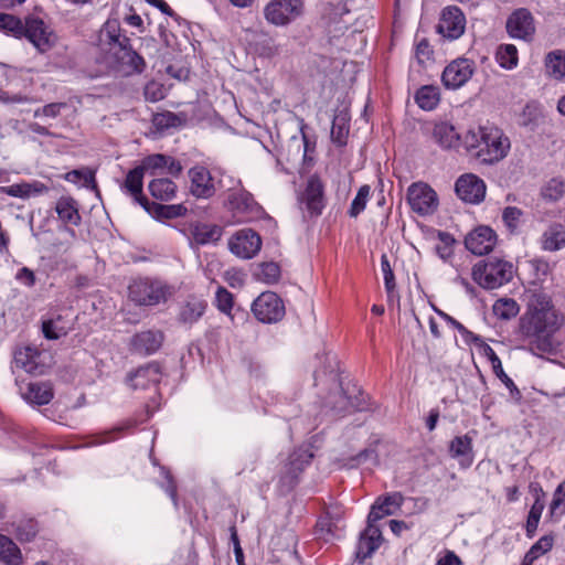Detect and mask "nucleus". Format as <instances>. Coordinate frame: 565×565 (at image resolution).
<instances>
[{
    "instance_id": "46",
    "label": "nucleus",
    "mask_w": 565,
    "mask_h": 565,
    "mask_svg": "<svg viewBox=\"0 0 565 565\" xmlns=\"http://www.w3.org/2000/svg\"><path fill=\"white\" fill-rule=\"evenodd\" d=\"M255 276L258 280L271 285L278 281L280 277V268L278 264L269 262L259 265Z\"/></svg>"
},
{
    "instance_id": "9",
    "label": "nucleus",
    "mask_w": 565,
    "mask_h": 565,
    "mask_svg": "<svg viewBox=\"0 0 565 565\" xmlns=\"http://www.w3.org/2000/svg\"><path fill=\"white\" fill-rule=\"evenodd\" d=\"M230 250L242 259H250L258 254L262 238L250 228L237 231L228 241Z\"/></svg>"
},
{
    "instance_id": "23",
    "label": "nucleus",
    "mask_w": 565,
    "mask_h": 565,
    "mask_svg": "<svg viewBox=\"0 0 565 565\" xmlns=\"http://www.w3.org/2000/svg\"><path fill=\"white\" fill-rule=\"evenodd\" d=\"M14 365L30 374L40 375L44 373L41 353L32 347L20 348L14 352Z\"/></svg>"
},
{
    "instance_id": "53",
    "label": "nucleus",
    "mask_w": 565,
    "mask_h": 565,
    "mask_svg": "<svg viewBox=\"0 0 565 565\" xmlns=\"http://www.w3.org/2000/svg\"><path fill=\"white\" fill-rule=\"evenodd\" d=\"M257 50L260 56L273 58L280 53V46L273 38H266L257 43Z\"/></svg>"
},
{
    "instance_id": "7",
    "label": "nucleus",
    "mask_w": 565,
    "mask_h": 565,
    "mask_svg": "<svg viewBox=\"0 0 565 565\" xmlns=\"http://www.w3.org/2000/svg\"><path fill=\"white\" fill-rule=\"evenodd\" d=\"M252 311L258 321L274 323L285 316V306L275 292L266 291L254 300Z\"/></svg>"
},
{
    "instance_id": "28",
    "label": "nucleus",
    "mask_w": 565,
    "mask_h": 565,
    "mask_svg": "<svg viewBox=\"0 0 565 565\" xmlns=\"http://www.w3.org/2000/svg\"><path fill=\"white\" fill-rule=\"evenodd\" d=\"M55 211L61 221L72 225H79L81 215L77 202L71 196H62L57 200Z\"/></svg>"
},
{
    "instance_id": "52",
    "label": "nucleus",
    "mask_w": 565,
    "mask_h": 565,
    "mask_svg": "<svg viewBox=\"0 0 565 565\" xmlns=\"http://www.w3.org/2000/svg\"><path fill=\"white\" fill-rule=\"evenodd\" d=\"M348 132H349V128L347 127L344 119L335 117L333 119L332 127H331L332 141L339 146L344 145Z\"/></svg>"
},
{
    "instance_id": "13",
    "label": "nucleus",
    "mask_w": 565,
    "mask_h": 565,
    "mask_svg": "<svg viewBox=\"0 0 565 565\" xmlns=\"http://www.w3.org/2000/svg\"><path fill=\"white\" fill-rule=\"evenodd\" d=\"M466 29V18L457 7H447L443 10L437 31L449 40L459 39Z\"/></svg>"
},
{
    "instance_id": "30",
    "label": "nucleus",
    "mask_w": 565,
    "mask_h": 565,
    "mask_svg": "<svg viewBox=\"0 0 565 565\" xmlns=\"http://www.w3.org/2000/svg\"><path fill=\"white\" fill-rule=\"evenodd\" d=\"M545 73L557 81L565 78V51L555 50L546 54Z\"/></svg>"
},
{
    "instance_id": "34",
    "label": "nucleus",
    "mask_w": 565,
    "mask_h": 565,
    "mask_svg": "<svg viewBox=\"0 0 565 565\" xmlns=\"http://www.w3.org/2000/svg\"><path fill=\"white\" fill-rule=\"evenodd\" d=\"M151 195L160 201H170L175 196L177 185L170 179H156L149 183Z\"/></svg>"
},
{
    "instance_id": "38",
    "label": "nucleus",
    "mask_w": 565,
    "mask_h": 565,
    "mask_svg": "<svg viewBox=\"0 0 565 565\" xmlns=\"http://www.w3.org/2000/svg\"><path fill=\"white\" fill-rule=\"evenodd\" d=\"M492 310L498 318L510 320L519 313L520 307L514 299L501 298L494 302Z\"/></svg>"
},
{
    "instance_id": "6",
    "label": "nucleus",
    "mask_w": 565,
    "mask_h": 565,
    "mask_svg": "<svg viewBox=\"0 0 565 565\" xmlns=\"http://www.w3.org/2000/svg\"><path fill=\"white\" fill-rule=\"evenodd\" d=\"M303 11L302 0H270L264 8L265 20L275 26H286Z\"/></svg>"
},
{
    "instance_id": "1",
    "label": "nucleus",
    "mask_w": 565,
    "mask_h": 565,
    "mask_svg": "<svg viewBox=\"0 0 565 565\" xmlns=\"http://www.w3.org/2000/svg\"><path fill=\"white\" fill-rule=\"evenodd\" d=\"M564 323V317L553 307L545 294H534L527 311L520 319L521 333L531 340L540 341L554 334Z\"/></svg>"
},
{
    "instance_id": "57",
    "label": "nucleus",
    "mask_w": 565,
    "mask_h": 565,
    "mask_svg": "<svg viewBox=\"0 0 565 565\" xmlns=\"http://www.w3.org/2000/svg\"><path fill=\"white\" fill-rule=\"evenodd\" d=\"M493 373L502 381V383L509 388L511 397L514 401H520L521 392L515 386L514 382L505 374L502 367V363H500L499 369H492Z\"/></svg>"
},
{
    "instance_id": "33",
    "label": "nucleus",
    "mask_w": 565,
    "mask_h": 565,
    "mask_svg": "<svg viewBox=\"0 0 565 565\" xmlns=\"http://www.w3.org/2000/svg\"><path fill=\"white\" fill-rule=\"evenodd\" d=\"M0 561L7 565L22 564L20 548L11 539L2 534H0Z\"/></svg>"
},
{
    "instance_id": "55",
    "label": "nucleus",
    "mask_w": 565,
    "mask_h": 565,
    "mask_svg": "<svg viewBox=\"0 0 565 565\" xmlns=\"http://www.w3.org/2000/svg\"><path fill=\"white\" fill-rule=\"evenodd\" d=\"M217 308L224 312L230 313L233 308V296L224 287H218L215 295Z\"/></svg>"
},
{
    "instance_id": "14",
    "label": "nucleus",
    "mask_w": 565,
    "mask_h": 565,
    "mask_svg": "<svg viewBox=\"0 0 565 565\" xmlns=\"http://www.w3.org/2000/svg\"><path fill=\"white\" fill-rule=\"evenodd\" d=\"M495 244V232L486 225L476 227L465 238L466 248L472 254L479 256L490 253Z\"/></svg>"
},
{
    "instance_id": "24",
    "label": "nucleus",
    "mask_w": 565,
    "mask_h": 565,
    "mask_svg": "<svg viewBox=\"0 0 565 565\" xmlns=\"http://www.w3.org/2000/svg\"><path fill=\"white\" fill-rule=\"evenodd\" d=\"M402 502L403 497L399 493H392L384 498H379L371 507L367 523L374 524L384 516L394 514L401 508Z\"/></svg>"
},
{
    "instance_id": "43",
    "label": "nucleus",
    "mask_w": 565,
    "mask_h": 565,
    "mask_svg": "<svg viewBox=\"0 0 565 565\" xmlns=\"http://www.w3.org/2000/svg\"><path fill=\"white\" fill-rule=\"evenodd\" d=\"M327 405L334 411L337 414H342L352 409H362L360 405L355 404L350 397H348L343 391H338L333 398L327 401Z\"/></svg>"
},
{
    "instance_id": "27",
    "label": "nucleus",
    "mask_w": 565,
    "mask_h": 565,
    "mask_svg": "<svg viewBox=\"0 0 565 565\" xmlns=\"http://www.w3.org/2000/svg\"><path fill=\"white\" fill-rule=\"evenodd\" d=\"M433 137L435 141L445 149L457 147L460 140V136L455 127L444 121L434 126Z\"/></svg>"
},
{
    "instance_id": "20",
    "label": "nucleus",
    "mask_w": 565,
    "mask_h": 565,
    "mask_svg": "<svg viewBox=\"0 0 565 565\" xmlns=\"http://www.w3.org/2000/svg\"><path fill=\"white\" fill-rule=\"evenodd\" d=\"M313 455L308 449H297L288 458L285 465L281 481L288 487L292 488L297 481L298 476L303 471L305 467L310 463Z\"/></svg>"
},
{
    "instance_id": "49",
    "label": "nucleus",
    "mask_w": 565,
    "mask_h": 565,
    "mask_svg": "<svg viewBox=\"0 0 565 565\" xmlns=\"http://www.w3.org/2000/svg\"><path fill=\"white\" fill-rule=\"evenodd\" d=\"M65 180L68 182L84 181V185L87 188L96 189L95 172L88 168L76 169L65 174Z\"/></svg>"
},
{
    "instance_id": "26",
    "label": "nucleus",
    "mask_w": 565,
    "mask_h": 565,
    "mask_svg": "<svg viewBox=\"0 0 565 565\" xmlns=\"http://www.w3.org/2000/svg\"><path fill=\"white\" fill-rule=\"evenodd\" d=\"M142 164L146 170H150L152 173L158 169H166L168 173L177 177L182 171V166L179 161L161 153L148 156L143 159Z\"/></svg>"
},
{
    "instance_id": "2",
    "label": "nucleus",
    "mask_w": 565,
    "mask_h": 565,
    "mask_svg": "<svg viewBox=\"0 0 565 565\" xmlns=\"http://www.w3.org/2000/svg\"><path fill=\"white\" fill-rule=\"evenodd\" d=\"M100 41L108 45V64L124 75L141 73L146 63L145 60L130 45V40L117 20H108L102 32Z\"/></svg>"
},
{
    "instance_id": "40",
    "label": "nucleus",
    "mask_w": 565,
    "mask_h": 565,
    "mask_svg": "<svg viewBox=\"0 0 565 565\" xmlns=\"http://www.w3.org/2000/svg\"><path fill=\"white\" fill-rule=\"evenodd\" d=\"M42 332L46 339L57 340L67 334V328L63 324V319L58 315L56 318L42 322Z\"/></svg>"
},
{
    "instance_id": "25",
    "label": "nucleus",
    "mask_w": 565,
    "mask_h": 565,
    "mask_svg": "<svg viewBox=\"0 0 565 565\" xmlns=\"http://www.w3.org/2000/svg\"><path fill=\"white\" fill-rule=\"evenodd\" d=\"M161 379V370L158 363L151 362L139 367L135 373L128 376L132 388H146L150 383L158 384Z\"/></svg>"
},
{
    "instance_id": "10",
    "label": "nucleus",
    "mask_w": 565,
    "mask_h": 565,
    "mask_svg": "<svg viewBox=\"0 0 565 565\" xmlns=\"http://www.w3.org/2000/svg\"><path fill=\"white\" fill-rule=\"evenodd\" d=\"M475 73V62L460 57L450 62L444 70L441 81L447 88L457 89L463 86Z\"/></svg>"
},
{
    "instance_id": "12",
    "label": "nucleus",
    "mask_w": 565,
    "mask_h": 565,
    "mask_svg": "<svg viewBox=\"0 0 565 565\" xmlns=\"http://www.w3.org/2000/svg\"><path fill=\"white\" fill-rule=\"evenodd\" d=\"M24 28L25 31L23 32V36H25L39 51L46 52L54 45L56 35L43 20L38 18L28 19Z\"/></svg>"
},
{
    "instance_id": "21",
    "label": "nucleus",
    "mask_w": 565,
    "mask_h": 565,
    "mask_svg": "<svg viewBox=\"0 0 565 565\" xmlns=\"http://www.w3.org/2000/svg\"><path fill=\"white\" fill-rule=\"evenodd\" d=\"M382 541L383 537L381 530L375 524L367 523L366 529L360 535L355 551V559L359 563H363L380 547Z\"/></svg>"
},
{
    "instance_id": "54",
    "label": "nucleus",
    "mask_w": 565,
    "mask_h": 565,
    "mask_svg": "<svg viewBox=\"0 0 565 565\" xmlns=\"http://www.w3.org/2000/svg\"><path fill=\"white\" fill-rule=\"evenodd\" d=\"M381 269L384 276L385 289L390 296L395 289V277L388 258L385 254L381 257Z\"/></svg>"
},
{
    "instance_id": "17",
    "label": "nucleus",
    "mask_w": 565,
    "mask_h": 565,
    "mask_svg": "<svg viewBox=\"0 0 565 565\" xmlns=\"http://www.w3.org/2000/svg\"><path fill=\"white\" fill-rule=\"evenodd\" d=\"M164 334L160 330H145L136 333L129 341V348L132 353L139 355H150L156 353L162 345Z\"/></svg>"
},
{
    "instance_id": "41",
    "label": "nucleus",
    "mask_w": 565,
    "mask_h": 565,
    "mask_svg": "<svg viewBox=\"0 0 565 565\" xmlns=\"http://www.w3.org/2000/svg\"><path fill=\"white\" fill-rule=\"evenodd\" d=\"M553 543L554 539L552 535L542 536L531 546L523 559L526 561V564H533L535 559L552 550Z\"/></svg>"
},
{
    "instance_id": "51",
    "label": "nucleus",
    "mask_w": 565,
    "mask_h": 565,
    "mask_svg": "<svg viewBox=\"0 0 565 565\" xmlns=\"http://www.w3.org/2000/svg\"><path fill=\"white\" fill-rule=\"evenodd\" d=\"M370 192H371L370 185H362L359 189L355 198L353 199V201L351 203L350 210H349V215L351 217H356L362 211H364V209L366 206L367 199L370 196Z\"/></svg>"
},
{
    "instance_id": "45",
    "label": "nucleus",
    "mask_w": 565,
    "mask_h": 565,
    "mask_svg": "<svg viewBox=\"0 0 565 565\" xmlns=\"http://www.w3.org/2000/svg\"><path fill=\"white\" fill-rule=\"evenodd\" d=\"M565 194V180L561 178L551 179L542 189V196L551 202H556Z\"/></svg>"
},
{
    "instance_id": "44",
    "label": "nucleus",
    "mask_w": 565,
    "mask_h": 565,
    "mask_svg": "<svg viewBox=\"0 0 565 565\" xmlns=\"http://www.w3.org/2000/svg\"><path fill=\"white\" fill-rule=\"evenodd\" d=\"M544 507H545L544 501L537 494L534 503L531 507V510L529 512L527 520H526V535L529 537L534 536V534L537 530L539 522H540L542 512L544 510Z\"/></svg>"
},
{
    "instance_id": "60",
    "label": "nucleus",
    "mask_w": 565,
    "mask_h": 565,
    "mask_svg": "<svg viewBox=\"0 0 565 565\" xmlns=\"http://www.w3.org/2000/svg\"><path fill=\"white\" fill-rule=\"evenodd\" d=\"M324 363L322 373L324 375H329L330 380L333 382L338 381V361L335 355H332L330 353H327L324 355Z\"/></svg>"
},
{
    "instance_id": "62",
    "label": "nucleus",
    "mask_w": 565,
    "mask_h": 565,
    "mask_svg": "<svg viewBox=\"0 0 565 565\" xmlns=\"http://www.w3.org/2000/svg\"><path fill=\"white\" fill-rule=\"evenodd\" d=\"M145 97L149 102H158L164 97L162 86L156 82H150L145 87Z\"/></svg>"
},
{
    "instance_id": "56",
    "label": "nucleus",
    "mask_w": 565,
    "mask_h": 565,
    "mask_svg": "<svg viewBox=\"0 0 565 565\" xmlns=\"http://www.w3.org/2000/svg\"><path fill=\"white\" fill-rule=\"evenodd\" d=\"M550 510L552 514L556 512H559L561 514L565 513V482L561 483L556 488Z\"/></svg>"
},
{
    "instance_id": "61",
    "label": "nucleus",
    "mask_w": 565,
    "mask_h": 565,
    "mask_svg": "<svg viewBox=\"0 0 565 565\" xmlns=\"http://www.w3.org/2000/svg\"><path fill=\"white\" fill-rule=\"evenodd\" d=\"M65 106L66 105L64 103L47 104V105L43 106L42 108L36 109L34 111V116L39 117L42 115V116L55 118L56 116L60 115L61 110L63 108H65Z\"/></svg>"
},
{
    "instance_id": "63",
    "label": "nucleus",
    "mask_w": 565,
    "mask_h": 565,
    "mask_svg": "<svg viewBox=\"0 0 565 565\" xmlns=\"http://www.w3.org/2000/svg\"><path fill=\"white\" fill-rule=\"evenodd\" d=\"M15 279L26 287H33L36 282L34 273L28 267L20 268L15 275Z\"/></svg>"
},
{
    "instance_id": "36",
    "label": "nucleus",
    "mask_w": 565,
    "mask_h": 565,
    "mask_svg": "<svg viewBox=\"0 0 565 565\" xmlns=\"http://www.w3.org/2000/svg\"><path fill=\"white\" fill-rule=\"evenodd\" d=\"M415 99L422 109L431 110L439 102L438 89L433 86H423L416 93Z\"/></svg>"
},
{
    "instance_id": "5",
    "label": "nucleus",
    "mask_w": 565,
    "mask_h": 565,
    "mask_svg": "<svg viewBox=\"0 0 565 565\" xmlns=\"http://www.w3.org/2000/svg\"><path fill=\"white\" fill-rule=\"evenodd\" d=\"M171 295L172 288L159 280L138 279L129 285V298L138 306H156Z\"/></svg>"
},
{
    "instance_id": "39",
    "label": "nucleus",
    "mask_w": 565,
    "mask_h": 565,
    "mask_svg": "<svg viewBox=\"0 0 565 565\" xmlns=\"http://www.w3.org/2000/svg\"><path fill=\"white\" fill-rule=\"evenodd\" d=\"M497 61L501 67L512 70L518 65V50L513 44H502L498 47L495 54Z\"/></svg>"
},
{
    "instance_id": "48",
    "label": "nucleus",
    "mask_w": 565,
    "mask_h": 565,
    "mask_svg": "<svg viewBox=\"0 0 565 565\" xmlns=\"http://www.w3.org/2000/svg\"><path fill=\"white\" fill-rule=\"evenodd\" d=\"M184 117L167 111L156 115L153 118V124L158 129H169L182 126L184 124Z\"/></svg>"
},
{
    "instance_id": "35",
    "label": "nucleus",
    "mask_w": 565,
    "mask_h": 565,
    "mask_svg": "<svg viewBox=\"0 0 565 565\" xmlns=\"http://www.w3.org/2000/svg\"><path fill=\"white\" fill-rule=\"evenodd\" d=\"M220 235L221 232L217 226H211L207 224H195L191 226V237L199 245H205L217 241Z\"/></svg>"
},
{
    "instance_id": "58",
    "label": "nucleus",
    "mask_w": 565,
    "mask_h": 565,
    "mask_svg": "<svg viewBox=\"0 0 565 565\" xmlns=\"http://www.w3.org/2000/svg\"><path fill=\"white\" fill-rule=\"evenodd\" d=\"M366 462H370L372 466H376L379 463L377 454L373 448L364 449L356 457L352 458L351 467H356Z\"/></svg>"
},
{
    "instance_id": "3",
    "label": "nucleus",
    "mask_w": 565,
    "mask_h": 565,
    "mask_svg": "<svg viewBox=\"0 0 565 565\" xmlns=\"http://www.w3.org/2000/svg\"><path fill=\"white\" fill-rule=\"evenodd\" d=\"M467 150L475 151V157L486 164L503 160L511 148L510 139L498 127H478L470 129L463 137Z\"/></svg>"
},
{
    "instance_id": "32",
    "label": "nucleus",
    "mask_w": 565,
    "mask_h": 565,
    "mask_svg": "<svg viewBox=\"0 0 565 565\" xmlns=\"http://www.w3.org/2000/svg\"><path fill=\"white\" fill-rule=\"evenodd\" d=\"M47 186L39 181L32 183H17L4 188V192L13 198L28 199L32 195L42 194Z\"/></svg>"
},
{
    "instance_id": "37",
    "label": "nucleus",
    "mask_w": 565,
    "mask_h": 565,
    "mask_svg": "<svg viewBox=\"0 0 565 565\" xmlns=\"http://www.w3.org/2000/svg\"><path fill=\"white\" fill-rule=\"evenodd\" d=\"M565 245V230L562 226H552L544 233L543 247L546 250H557Z\"/></svg>"
},
{
    "instance_id": "11",
    "label": "nucleus",
    "mask_w": 565,
    "mask_h": 565,
    "mask_svg": "<svg viewBox=\"0 0 565 565\" xmlns=\"http://www.w3.org/2000/svg\"><path fill=\"white\" fill-rule=\"evenodd\" d=\"M455 190L462 201L478 204L484 200L487 186L484 181L478 175L466 173L458 178Z\"/></svg>"
},
{
    "instance_id": "29",
    "label": "nucleus",
    "mask_w": 565,
    "mask_h": 565,
    "mask_svg": "<svg viewBox=\"0 0 565 565\" xmlns=\"http://www.w3.org/2000/svg\"><path fill=\"white\" fill-rule=\"evenodd\" d=\"M23 396L28 402L36 405L49 404L54 396L52 384L47 382L30 383Z\"/></svg>"
},
{
    "instance_id": "42",
    "label": "nucleus",
    "mask_w": 565,
    "mask_h": 565,
    "mask_svg": "<svg viewBox=\"0 0 565 565\" xmlns=\"http://www.w3.org/2000/svg\"><path fill=\"white\" fill-rule=\"evenodd\" d=\"M25 23L9 13H0V30L12 34L15 38H22L25 31Z\"/></svg>"
},
{
    "instance_id": "15",
    "label": "nucleus",
    "mask_w": 565,
    "mask_h": 565,
    "mask_svg": "<svg viewBox=\"0 0 565 565\" xmlns=\"http://www.w3.org/2000/svg\"><path fill=\"white\" fill-rule=\"evenodd\" d=\"M230 207L238 215L242 221H252L262 213V206L254 200L252 193L245 189H238L227 196Z\"/></svg>"
},
{
    "instance_id": "16",
    "label": "nucleus",
    "mask_w": 565,
    "mask_h": 565,
    "mask_svg": "<svg viewBox=\"0 0 565 565\" xmlns=\"http://www.w3.org/2000/svg\"><path fill=\"white\" fill-rule=\"evenodd\" d=\"M507 31L514 39L531 40L535 32L531 12L523 8L515 10L507 21Z\"/></svg>"
},
{
    "instance_id": "59",
    "label": "nucleus",
    "mask_w": 565,
    "mask_h": 565,
    "mask_svg": "<svg viewBox=\"0 0 565 565\" xmlns=\"http://www.w3.org/2000/svg\"><path fill=\"white\" fill-rule=\"evenodd\" d=\"M218 186L220 189L228 192L231 194L232 192H237L238 189L242 188V182L239 179H235L230 174L223 173L218 180Z\"/></svg>"
},
{
    "instance_id": "50",
    "label": "nucleus",
    "mask_w": 565,
    "mask_h": 565,
    "mask_svg": "<svg viewBox=\"0 0 565 565\" xmlns=\"http://www.w3.org/2000/svg\"><path fill=\"white\" fill-rule=\"evenodd\" d=\"M523 212L516 206H507L502 212V221L510 233H515L521 224Z\"/></svg>"
},
{
    "instance_id": "31",
    "label": "nucleus",
    "mask_w": 565,
    "mask_h": 565,
    "mask_svg": "<svg viewBox=\"0 0 565 565\" xmlns=\"http://www.w3.org/2000/svg\"><path fill=\"white\" fill-rule=\"evenodd\" d=\"M206 305L203 300L191 297L181 306L179 320L183 323L192 324L202 317Z\"/></svg>"
},
{
    "instance_id": "18",
    "label": "nucleus",
    "mask_w": 565,
    "mask_h": 565,
    "mask_svg": "<svg viewBox=\"0 0 565 565\" xmlns=\"http://www.w3.org/2000/svg\"><path fill=\"white\" fill-rule=\"evenodd\" d=\"M300 202L311 215L321 214L324 207V185L318 175L313 174L308 179Z\"/></svg>"
},
{
    "instance_id": "4",
    "label": "nucleus",
    "mask_w": 565,
    "mask_h": 565,
    "mask_svg": "<svg viewBox=\"0 0 565 565\" xmlns=\"http://www.w3.org/2000/svg\"><path fill=\"white\" fill-rule=\"evenodd\" d=\"M513 277V265L500 258H490L472 268L473 280L486 289H495Z\"/></svg>"
},
{
    "instance_id": "64",
    "label": "nucleus",
    "mask_w": 565,
    "mask_h": 565,
    "mask_svg": "<svg viewBox=\"0 0 565 565\" xmlns=\"http://www.w3.org/2000/svg\"><path fill=\"white\" fill-rule=\"evenodd\" d=\"M433 54V50L430 49V45L427 40H422L418 42L416 46V57L419 63H425L426 61L430 60Z\"/></svg>"
},
{
    "instance_id": "8",
    "label": "nucleus",
    "mask_w": 565,
    "mask_h": 565,
    "mask_svg": "<svg viewBox=\"0 0 565 565\" xmlns=\"http://www.w3.org/2000/svg\"><path fill=\"white\" fill-rule=\"evenodd\" d=\"M411 209L419 215L431 214L438 205L436 192L426 183H413L407 190Z\"/></svg>"
},
{
    "instance_id": "47",
    "label": "nucleus",
    "mask_w": 565,
    "mask_h": 565,
    "mask_svg": "<svg viewBox=\"0 0 565 565\" xmlns=\"http://www.w3.org/2000/svg\"><path fill=\"white\" fill-rule=\"evenodd\" d=\"M472 450L471 438L467 435L455 437L449 445V452L452 457H465Z\"/></svg>"
},
{
    "instance_id": "19",
    "label": "nucleus",
    "mask_w": 565,
    "mask_h": 565,
    "mask_svg": "<svg viewBox=\"0 0 565 565\" xmlns=\"http://www.w3.org/2000/svg\"><path fill=\"white\" fill-rule=\"evenodd\" d=\"M191 193L196 198L209 199L215 193V185L210 171L202 166H195L189 170Z\"/></svg>"
},
{
    "instance_id": "22",
    "label": "nucleus",
    "mask_w": 565,
    "mask_h": 565,
    "mask_svg": "<svg viewBox=\"0 0 565 565\" xmlns=\"http://www.w3.org/2000/svg\"><path fill=\"white\" fill-rule=\"evenodd\" d=\"M145 171L146 168L143 164L130 170L120 185V189L122 192L130 195L135 203L148 210V200L142 193Z\"/></svg>"
}]
</instances>
